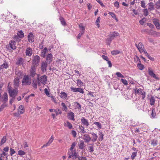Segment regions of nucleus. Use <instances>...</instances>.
Returning <instances> with one entry per match:
<instances>
[{
    "mask_svg": "<svg viewBox=\"0 0 160 160\" xmlns=\"http://www.w3.org/2000/svg\"><path fill=\"white\" fill-rule=\"evenodd\" d=\"M119 36V34L116 32H111L110 34L108 35V38L106 39V42L107 44L109 45L110 44L114 38Z\"/></svg>",
    "mask_w": 160,
    "mask_h": 160,
    "instance_id": "1",
    "label": "nucleus"
},
{
    "mask_svg": "<svg viewBox=\"0 0 160 160\" xmlns=\"http://www.w3.org/2000/svg\"><path fill=\"white\" fill-rule=\"evenodd\" d=\"M137 155V152H133L131 155V158L133 160L134 159V158Z\"/></svg>",
    "mask_w": 160,
    "mask_h": 160,
    "instance_id": "57",
    "label": "nucleus"
},
{
    "mask_svg": "<svg viewBox=\"0 0 160 160\" xmlns=\"http://www.w3.org/2000/svg\"><path fill=\"white\" fill-rule=\"evenodd\" d=\"M16 74L19 78H22L24 75L23 73L20 71H16Z\"/></svg>",
    "mask_w": 160,
    "mask_h": 160,
    "instance_id": "30",
    "label": "nucleus"
},
{
    "mask_svg": "<svg viewBox=\"0 0 160 160\" xmlns=\"http://www.w3.org/2000/svg\"><path fill=\"white\" fill-rule=\"evenodd\" d=\"M150 103L151 105H153L155 103V99L153 97L151 98Z\"/></svg>",
    "mask_w": 160,
    "mask_h": 160,
    "instance_id": "44",
    "label": "nucleus"
},
{
    "mask_svg": "<svg viewBox=\"0 0 160 160\" xmlns=\"http://www.w3.org/2000/svg\"><path fill=\"white\" fill-rule=\"evenodd\" d=\"M70 88L71 91L74 92H78L82 94L84 93L83 89L81 88H76L71 87Z\"/></svg>",
    "mask_w": 160,
    "mask_h": 160,
    "instance_id": "8",
    "label": "nucleus"
},
{
    "mask_svg": "<svg viewBox=\"0 0 160 160\" xmlns=\"http://www.w3.org/2000/svg\"><path fill=\"white\" fill-rule=\"evenodd\" d=\"M156 8L158 9H160V0H158L155 4Z\"/></svg>",
    "mask_w": 160,
    "mask_h": 160,
    "instance_id": "41",
    "label": "nucleus"
},
{
    "mask_svg": "<svg viewBox=\"0 0 160 160\" xmlns=\"http://www.w3.org/2000/svg\"><path fill=\"white\" fill-rule=\"evenodd\" d=\"M91 133L92 136V138H91V140L93 142H96L98 138V135L94 132H92Z\"/></svg>",
    "mask_w": 160,
    "mask_h": 160,
    "instance_id": "21",
    "label": "nucleus"
},
{
    "mask_svg": "<svg viewBox=\"0 0 160 160\" xmlns=\"http://www.w3.org/2000/svg\"><path fill=\"white\" fill-rule=\"evenodd\" d=\"M26 153L23 151H22V150H20L18 151V155L22 156L23 155H24Z\"/></svg>",
    "mask_w": 160,
    "mask_h": 160,
    "instance_id": "51",
    "label": "nucleus"
},
{
    "mask_svg": "<svg viewBox=\"0 0 160 160\" xmlns=\"http://www.w3.org/2000/svg\"><path fill=\"white\" fill-rule=\"evenodd\" d=\"M158 20L157 19H154L153 20V22L158 29H160V24Z\"/></svg>",
    "mask_w": 160,
    "mask_h": 160,
    "instance_id": "20",
    "label": "nucleus"
},
{
    "mask_svg": "<svg viewBox=\"0 0 160 160\" xmlns=\"http://www.w3.org/2000/svg\"><path fill=\"white\" fill-rule=\"evenodd\" d=\"M100 17H99L97 18L96 21V23L97 24V26L98 27H99L100 26L99 22H100Z\"/></svg>",
    "mask_w": 160,
    "mask_h": 160,
    "instance_id": "55",
    "label": "nucleus"
},
{
    "mask_svg": "<svg viewBox=\"0 0 160 160\" xmlns=\"http://www.w3.org/2000/svg\"><path fill=\"white\" fill-rule=\"evenodd\" d=\"M79 27L80 29L82 30L81 31L84 32L85 28L83 26H82V23H81L79 25Z\"/></svg>",
    "mask_w": 160,
    "mask_h": 160,
    "instance_id": "61",
    "label": "nucleus"
},
{
    "mask_svg": "<svg viewBox=\"0 0 160 160\" xmlns=\"http://www.w3.org/2000/svg\"><path fill=\"white\" fill-rule=\"evenodd\" d=\"M85 146L84 141L82 140H80L79 143L78 144L79 148L81 149H83Z\"/></svg>",
    "mask_w": 160,
    "mask_h": 160,
    "instance_id": "25",
    "label": "nucleus"
},
{
    "mask_svg": "<svg viewBox=\"0 0 160 160\" xmlns=\"http://www.w3.org/2000/svg\"><path fill=\"white\" fill-rule=\"evenodd\" d=\"M19 85V78L18 77L15 78L14 82V87L17 88Z\"/></svg>",
    "mask_w": 160,
    "mask_h": 160,
    "instance_id": "17",
    "label": "nucleus"
},
{
    "mask_svg": "<svg viewBox=\"0 0 160 160\" xmlns=\"http://www.w3.org/2000/svg\"><path fill=\"white\" fill-rule=\"evenodd\" d=\"M83 139L84 140L85 142H88L91 140V138L89 135L88 134H85L83 135Z\"/></svg>",
    "mask_w": 160,
    "mask_h": 160,
    "instance_id": "12",
    "label": "nucleus"
},
{
    "mask_svg": "<svg viewBox=\"0 0 160 160\" xmlns=\"http://www.w3.org/2000/svg\"><path fill=\"white\" fill-rule=\"evenodd\" d=\"M60 97L63 99H66L67 97V94L64 92H62L60 93Z\"/></svg>",
    "mask_w": 160,
    "mask_h": 160,
    "instance_id": "29",
    "label": "nucleus"
},
{
    "mask_svg": "<svg viewBox=\"0 0 160 160\" xmlns=\"http://www.w3.org/2000/svg\"><path fill=\"white\" fill-rule=\"evenodd\" d=\"M134 90L136 94L141 95L142 96V99L143 100L146 97V93L141 88H139L137 89L136 88Z\"/></svg>",
    "mask_w": 160,
    "mask_h": 160,
    "instance_id": "5",
    "label": "nucleus"
},
{
    "mask_svg": "<svg viewBox=\"0 0 160 160\" xmlns=\"http://www.w3.org/2000/svg\"><path fill=\"white\" fill-rule=\"evenodd\" d=\"M137 66L138 68L141 70H142L144 68V66L141 63H139L137 64Z\"/></svg>",
    "mask_w": 160,
    "mask_h": 160,
    "instance_id": "38",
    "label": "nucleus"
},
{
    "mask_svg": "<svg viewBox=\"0 0 160 160\" xmlns=\"http://www.w3.org/2000/svg\"><path fill=\"white\" fill-rule=\"evenodd\" d=\"M151 117L152 118H155L156 116L155 109L154 108H152V113L151 114Z\"/></svg>",
    "mask_w": 160,
    "mask_h": 160,
    "instance_id": "33",
    "label": "nucleus"
},
{
    "mask_svg": "<svg viewBox=\"0 0 160 160\" xmlns=\"http://www.w3.org/2000/svg\"><path fill=\"white\" fill-rule=\"evenodd\" d=\"M59 19L62 25L65 26L66 25V23L65 21L64 18L62 17H60Z\"/></svg>",
    "mask_w": 160,
    "mask_h": 160,
    "instance_id": "36",
    "label": "nucleus"
},
{
    "mask_svg": "<svg viewBox=\"0 0 160 160\" xmlns=\"http://www.w3.org/2000/svg\"><path fill=\"white\" fill-rule=\"evenodd\" d=\"M99 136V138L100 140H102L103 139V134L102 132H99L98 133Z\"/></svg>",
    "mask_w": 160,
    "mask_h": 160,
    "instance_id": "48",
    "label": "nucleus"
},
{
    "mask_svg": "<svg viewBox=\"0 0 160 160\" xmlns=\"http://www.w3.org/2000/svg\"><path fill=\"white\" fill-rule=\"evenodd\" d=\"M84 32L83 31H80V32L78 34V37L77 39H79L81 36L84 34Z\"/></svg>",
    "mask_w": 160,
    "mask_h": 160,
    "instance_id": "52",
    "label": "nucleus"
},
{
    "mask_svg": "<svg viewBox=\"0 0 160 160\" xmlns=\"http://www.w3.org/2000/svg\"><path fill=\"white\" fill-rule=\"evenodd\" d=\"M134 59L135 62H141L139 57L137 55L135 56L134 57Z\"/></svg>",
    "mask_w": 160,
    "mask_h": 160,
    "instance_id": "53",
    "label": "nucleus"
},
{
    "mask_svg": "<svg viewBox=\"0 0 160 160\" xmlns=\"http://www.w3.org/2000/svg\"><path fill=\"white\" fill-rule=\"evenodd\" d=\"M68 117L69 119L73 121L75 120L74 113L72 112H70L68 113Z\"/></svg>",
    "mask_w": 160,
    "mask_h": 160,
    "instance_id": "27",
    "label": "nucleus"
},
{
    "mask_svg": "<svg viewBox=\"0 0 160 160\" xmlns=\"http://www.w3.org/2000/svg\"><path fill=\"white\" fill-rule=\"evenodd\" d=\"M31 78L28 75H24L22 82V85H29L31 84Z\"/></svg>",
    "mask_w": 160,
    "mask_h": 160,
    "instance_id": "3",
    "label": "nucleus"
},
{
    "mask_svg": "<svg viewBox=\"0 0 160 160\" xmlns=\"http://www.w3.org/2000/svg\"><path fill=\"white\" fill-rule=\"evenodd\" d=\"M10 46L11 49L15 50L16 48V42L14 41L11 40L9 42Z\"/></svg>",
    "mask_w": 160,
    "mask_h": 160,
    "instance_id": "19",
    "label": "nucleus"
},
{
    "mask_svg": "<svg viewBox=\"0 0 160 160\" xmlns=\"http://www.w3.org/2000/svg\"><path fill=\"white\" fill-rule=\"evenodd\" d=\"M148 12L147 9H144L143 10V14L145 16H148Z\"/></svg>",
    "mask_w": 160,
    "mask_h": 160,
    "instance_id": "58",
    "label": "nucleus"
},
{
    "mask_svg": "<svg viewBox=\"0 0 160 160\" xmlns=\"http://www.w3.org/2000/svg\"><path fill=\"white\" fill-rule=\"evenodd\" d=\"M121 80L124 85H127L128 84V82L126 80L122 79Z\"/></svg>",
    "mask_w": 160,
    "mask_h": 160,
    "instance_id": "62",
    "label": "nucleus"
},
{
    "mask_svg": "<svg viewBox=\"0 0 160 160\" xmlns=\"http://www.w3.org/2000/svg\"><path fill=\"white\" fill-rule=\"evenodd\" d=\"M75 105L76 108L78 109H80L81 108V106L80 104L78 102H75Z\"/></svg>",
    "mask_w": 160,
    "mask_h": 160,
    "instance_id": "46",
    "label": "nucleus"
},
{
    "mask_svg": "<svg viewBox=\"0 0 160 160\" xmlns=\"http://www.w3.org/2000/svg\"><path fill=\"white\" fill-rule=\"evenodd\" d=\"M48 62L45 61L42 62L41 64V70L42 72H44L47 71V68L48 66Z\"/></svg>",
    "mask_w": 160,
    "mask_h": 160,
    "instance_id": "9",
    "label": "nucleus"
},
{
    "mask_svg": "<svg viewBox=\"0 0 160 160\" xmlns=\"http://www.w3.org/2000/svg\"><path fill=\"white\" fill-rule=\"evenodd\" d=\"M120 53V51L118 50H114L111 52V53L112 55H117Z\"/></svg>",
    "mask_w": 160,
    "mask_h": 160,
    "instance_id": "47",
    "label": "nucleus"
},
{
    "mask_svg": "<svg viewBox=\"0 0 160 160\" xmlns=\"http://www.w3.org/2000/svg\"><path fill=\"white\" fill-rule=\"evenodd\" d=\"M38 76L37 79L38 85H40V83L45 85L47 81V76L46 75H44L39 78V75H38Z\"/></svg>",
    "mask_w": 160,
    "mask_h": 160,
    "instance_id": "2",
    "label": "nucleus"
},
{
    "mask_svg": "<svg viewBox=\"0 0 160 160\" xmlns=\"http://www.w3.org/2000/svg\"><path fill=\"white\" fill-rule=\"evenodd\" d=\"M18 111L19 114H23L24 112V110L23 109V107L22 105H20L18 109Z\"/></svg>",
    "mask_w": 160,
    "mask_h": 160,
    "instance_id": "28",
    "label": "nucleus"
},
{
    "mask_svg": "<svg viewBox=\"0 0 160 160\" xmlns=\"http://www.w3.org/2000/svg\"><path fill=\"white\" fill-rule=\"evenodd\" d=\"M47 50H48L47 48H44V49H43L42 51L41 56L42 57H43V58L45 57V54H46V52Z\"/></svg>",
    "mask_w": 160,
    "mask_h": 160,
    "instance_id": "31",
    "label": "nucleus"
},
{
    "mask_svg": "<svg viewBox=\"0 0 160 160\" xmlns=\"http://www.w3.org/2000/svg\"><path fill=\"white\" fill-rule=\"evenodd\" d=\"M49 111L50 112H55V114H52V116L53 118H54L56 116L58 115V112L57 109H50Z\"/></svg>",
    "mask_w": 160,
    "mask_h": 160,
    "instance_id": "22",
    "label": "nucleus"
},
{
    "mask_svg": "<svg viewBox=\"0 0 160 160\" xmlns=\"http://www.w3.org/2000/svg\"><path fill=\"white\" fill-rule=\"evenodd\" d=\"M17 34L20 38H22L24 37V33L22 30L18 31Z\"/></svg>",
    "mask_w": 160,
    "mask_h": 160,
    "instance_id": "35",
    "label": "nucleus"
},
{
    "mask_svg": "<svg viewBox=\"0 0 160 160\" xmlns=\"http://www.w3.org/2000/svg\"><path fill=\"white\" fill-rule=\"evenodd\" d=\"M71 152H69V151H68V158H70L73 157L75 156V157L77 156V153L76 151H71Z\"/></svg>",
    "mask_w": 160,
    "mask_h": 160,
    "instance_id": "23",
    "label": "nucleus"
},
{
    "mask_svg": "<svg viewBox=\"0 0 160 160\" xmlns=\"http://www.w3.org/2000/svg\"><path fill=\"white\" fill-rule=\"evenodd\" d=\"M8 67V64L6 62L4 63L3 64L1 65L0 69H6Z\"/></svg>",
    "mask_w": 160,
    "mask_h": 160,
    "instance_id": "37",
    "label": "nucleus"
},
{
    "mask_svg": "<svg viewBox=\"0 0 160 160\" xmlns=\"http://www.w3.org/2000/svg\"><path fill=\"white\" fill-rule=\"evenodd\" d=\"M148 5V9L149 11H152L154 9V3L151 2L149 3Z\"/></svg>",
    "mask_w": 160,
    "mask_h": 160,
    "instance_id": "26",
    "label": "nucleus"
},
{
    "mask_svg": "<svg viewBox=\"0 0 160 160\" xmlns=\"http://www.w3.org/2000/svg\"><path fill=\"white\" fill-rule=\"evenodd\" d=\"M7 139L6 137L4 136L1 140V145H2L4 144L6 141Z\"/></svg>",
    "mask_w": 160,
    "mask_h": 160,
    "instance_id": "50",
    "label": "nucleus"
},
{
    "mask_svg": "<svg viewBox=\"0 0 160 160\" xmlns=\"http://www.w3.org/2000/svg\"><path fill=\"white\" fill-rule=\"evenodd\" d=\"M8 96L6 92H4L2 98V102L4 103L6 102L8 100Z\"/></svg>",
    "mask_w": 160,
    "mask_h": 160,
    "instance_id": "24",
    "label": "nucleus"
},
{
    "mask_svg": "<svg viewBox=\"0 0 160 160\" xmlns=\"http://www.w3.org/2000/svg\"><path fill=\"white\" fill-rule=\"evenodd\" d=\"M54 139L53 136L52 135L50 138L49 139V141L48 142V143H49V145H50L53 142Z\"/></svg>",
    "mask_w": 160,
    "mask_h": 160,
    "instance_id": "60",
    "label": "nucleus"
},
{
    "mask_svg": "<svg viewBox=\"0 0 160 160\" xmlns=\"http://www.w3.org/2000/svg\"><path fill=\"white\" fill-rule=\"evenodd\" d=\"M135 45L140 53H142L144 52V48L142 42H139L138 44L136 43Z\"/></svg>",
    "mask_w": 160,
    "mask_h": 160,
    "instance_id": "7",
    "label": "nucleus"
},
{
    "mask_svg": "<svg viewBox=\"0 0 160 160\" xmlns=\"http://www.w3.org/2000/svg\"><path fill=\"white\" fill-rule=\"evenodd\" d=\"M79 129L81 130L80 132L83 133H85L86 132V131L84 130V128L82 125L79 126Z\"/></svg>",
    "mask_w": 160,
    "mask_h": 160,
    "instance_id": "39",
    "label": "nucleus"
},
{
    "mask_svg": "<svg viewBox=\"0 0 160 160\" xmlns=\"http://www.w3.org/2000/svg\"><path fill=\"white\" fill-rule=\"evenodd\" d=\"M40 58V57L38 55H35L33 57L32 66H35L36 67L39 63Z\"/></svg>",
    "mask_w": 160,
    "mask_h": 160,
    "instance_id": "4",
    "label": "nucleus"
},
{
    "mask_svg": "<svg viewBox=\"0 0 160 160\" xmlns=\"http://www.w3.org/2000/svg\"><path fill=\"white\" fill-rule=\"evenodd\" d=\"M145 3L144 1H142L141 2V7L143 8H145L146 7L145 5Z\"/></svg>",
    "mask_w": 160,
    "mask_h": 160,
    "instance_id": "59",
    "label": "nucleus"
},
{
    "mask_svg": "<svg viewBox=\"0 0 160 160\" xmlns=\"http://www.w3.org/2000/svg\"><path fill=\"white\" fill-rule=\"evenodd\" d=\"M158 141L156 140L152 139L151 141V144L153 146H156L157 144Z\"/></svg>",
    "mask_w": 160,
    "mask_h": 160,
    "instance_id": "40",
    "label": "nucleus"
},
{
    "mask_svg": "<svg viewBox=\"0 0 160 160\" xmlns=\"http://www.w3.org/2000/svg\"><path fill=\"white\" fill-rule=\"evenodd\" d=\"M44 92L45 94H46V95L48 96V97H51V95H50V93L48 91V89L47 88H45L44 89Z\"/></svg>",
    "mask_w": 160,
    "mask_h": 160,
    "instance_id": "49",
    "label": "nucleus"
},
{
    "mask_svg": "<svg viewBox=\"0 0 160 160\" xmlns=\"http://www.w3.org/2000/svg\"><path fill=\"white\" fill-rule=\"evenodd\" d=\"M89 146L88 147V150L90 152H93L94 151L93 146L92 144H89Z\"/></svg>",
    "mask_w": 160,
    "mask_h": 160,
    "instance_id": "43",
    "label": "nucleus"
},
{
    "mask_svg": "<svg viewBox=\"0 0 160 160\" xmlns=\"http://www.w3.org/2000/svg\"><path fill=\"white\" fill-rule=\"evenodd\" d=\"M28 41L29 42H33L34 41V36L32 32H30L28 36Z\"/></svg>",
    "mask_w": 160,
    "mask_h": 160,
    "instance_id": "14",
    "label": "nucleus"
},
{
    "mask_svg": "<svg viewBox=\"0 0 160 160\" xmlns=\"http://www.w3.org/2000/svg\"><path fill=\"white\" fill-rule=\"evenodd\" d=\"M81 121L82 124L84 126L86 127H88L89 124V123L88 121V120L85 119L84 117H82L81 119Z\"/></svg>",
    "mask_w": 160,
    "mask_h": 160,
    "instance_id": "10",
    "label": "nucleus"
},
{
    "mask_svg": "<svg viewBox=\"0 0 160 160\" xmlns=\"http://www.w3.org/2000/svg\"><path fill=\"white\" fill-rule=\"evenodd\" d=\"M18 92L17 89L15 88L13 90L9 89L8 90V92L10 97L12 98H15Z\"/></svg>",
    "mask_w": 160,
    "mask_h": 160,
    "instance_id": "6",
    "label": "nucleus"
},
{
    "mask_svg": "<svg viewBox=\"0 0 160 160\" xmlns=\"http://www.w3.org/2000/svg\"><path fill=\"white\" fill-rule=\"evenodd\" d=\"M24 59L22 58H20L17 61L16 63V64L18 66H19L20 65H22V66H23L24 63Z\"/></svg>",
    "mask_w": 160,
    "mask_h": 160,
    "instance_id": "16",
    "label": "nucleus"
},
{
    "mask_svg": "<svg viewBox=\"0 0 160 160\" xmlns=\"http://www.w3.org/2000/svg\"><path fill=\"white\" fill-rule=\"evenodd\" d=\"M61 106L63 107V109L65 112H67L68 111V108L65 105V104L64 102H62L61 104Z\"/></svg>",
    "mask_w": 160,
    "mask_h": 160,
    "instance_id": "42",
    "label": "nucleus"
},
{
    "mask_svg": "<svg viewBox=\"0 0 160 160\" xmlns=\"http://www.w3.org/2000/svg\"><path fill=\"white\" fill-rule=\"evenodd\" d=\"M67 126L69 128L71 129L72 128V124L68 122H67Z\"/></svg>",
    "mask_w": 160,
    "mask_h": 160,
    "instance_id": "64",
    "label": "nucleus"
},
{
    "mask_svg": "<svg viewBox=\"0 0 160 160\" xmlns=\"http://www.w3.org/2000/svg\"><path fill=\"white\" fill-rule=\"evenodd\" d=\"M94 124L96 125L97 127L99 129H101L102 128V125L99 122H95L94 123Z\"/></svg>",
    "mask_w": 160,
    "mask_h": 160,
    "instance_id": "45",
    "label": "nucleus"
},
{
    "mask_svg": "<svg viewBox=\"0 0 160 160\" xmlns=\"http://www.w3.org/2000/svg\"><path fill=\"white\" fill-rule=\"evenodd\" d=\"M37 83H38L37 82V80L36 79H33L32 83V87L35 89L37 88Z\"/></svg>",
    "mask_w": 160,
    "mask_h": 160,
    "instance_id": "32",
    "label": "nucleus"
},
{
    "mask_svg": "<svg viewBox=\"0 0 160 160\" xmlns=\"http://www.w3.org/2000/svg\"><path fill=\"white\" fill-rule=\"evenodd\" d=\"M148 74L151 77L154 78L155 79L158 80H159V78L156 76L152 71L150 70V68H148Z\"/></svg>",
    "mask_w": 160,
    "mask_h": 160,
    "instance_id": "18",
    "label": "nucleus"
},
{
    "mask_svg": "<svg viewBox=\"0 0 160 160\" xmlns=\"http://www.w3.org/2000/svg\"><path fill=\"white\" fill-rule=\"evenodd\" d=\"M36 67L32 66L31 69L30 70V75L31 76L34 77L36 74Z\"/></svg>",
    "mask_w": 160,
    "mask_h": 160,
    "instance_id": "13",
    "label": "nucleus"
},
{
    "mask_svg": "<svg viewBox=\"0 0 160 160\" xmlns=\"http://www.w3.org/2000/svg\"><path fill=\"white\" fill-rule=\"evenodd\" d=\"M33 51L32 48L29 47L25 51V54L26 56L31 57Z\"/></svg>",
    "mask_w": 160,
    "mask_h": 160,
    "instance_id": "11",
    "label": "nucleus"
},
{
    "mask_svg": "<svg viewBox=\"0 0 160 160\" xmlns=\"http://www.w3.org/2000/svg\"><path fill=\"white\" fill-rule=\"evenodd\" d=\"M76 145V143L75 142H73L71 146V147L70 148V151H72L73 149H74V148L75 146Z\"/></svg>",
    "mask_w": 160,
    "mask_h": 160,
    "instance_id": "54",
    "label": "nucleus"
},
{
    "mask_svg": "<svg viewBox=\"0 0 160 160\" xmlns=\"http://www.w3.org/2000/svg\"><path fill=\"white\" fill-rule=\"evenodd\" d=\"M77 84L78 87H81L83 86V83L80 80L78 79L77 80Z\"/></svg>",
    "mask_w": 160,
    "mask_h": 160,
    "instance_id": "34",
    "label": "nucleus"
},
{
    "mask_svg": "<svg viewBox=\"0 0 160 160\" xmlns=\"http://www.w3.org/2000/svg\"><path fill=\"white\" fill-rule=\"evenodd\" d=\"M52 55L51 53L48 54L47 55L46 60L45 61L48 62V64H50L52 61Z\"/></svg>",
    "mask_w": 160,
    "mask_h": 160,
    "instance_id": "15",
    "label": "nucleus"
},
{
    "mask_svg": "<svg viewBox=\"0 0 160 160\" xmlns=\"http://www.w3.org/2000/svg\"><path fill=\"white\" fill-rule=\"evenodd\" d=\"M16 152L14 149L11 148L10 149V154L11 156H12L13 154L15 153Z\"/></svg>",
    "mask_w": 160,
    "mask_h": 160,
    "instance_id": "63",
    "label": "nucleus"
},
{
    "mask_svg": "<svg viewBox=\"0 0 160 160\" xmlns=\"http://www.w3.org/2000/svg\"><path fill=\"white\" fill-rule=\"evenodd\" d=\"M78 160H88L86 157L83 156H79L78 158Z\"/></svg>",
    "mask_w": 160,
    "mask_h": 160,
    "instance_id": "56",
    "label": "nucleus"
}]
</instances>
